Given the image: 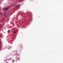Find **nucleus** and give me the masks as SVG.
Returning a JSON list of instances; mask_svg holds the SVG:
<instances>
[{"label":"nucleus","mask_w":63,"mask_h":63,"mask_svg":"<svg viewBox=\"0 0 63 63\" xmlns=\"http://www.w3.org/2000/svg\"><path fill=\"white\" fill-rule=\"evenodd\" d=\"M4 47V49H6V46H5V47Z\"/></svg>","instance_id":"1a4fd4ad"},{"label":"nucleus","mask_w":63,"mask_h":63,"mask_svg":"<svg viewBox=\"0 0 63 63\" xmlns=\"http://www.w3.org/2000/svg\"><path fill=\"white\" fill-rule=\"evenodd\" d=\"M20 4H18L15 7V8H13V10H15L16 8H19V7H20Z\"/></svg>","instance_id":"f03ea898"},{"label":"nucleus","mask_w":63,"mask_h":63,"mask_svg":"<svg viewBox=\"0 0 63 63\" xmlns=\"http://www.w3.org/2000/svg\"><path fill=\"white\" fill-rule=\"evenodd\" d=\"M18 56H19V55H18V54H17Z\"/></svg>","instance_id":"ddd939ff"},{"label":"nucleus","mask_w":63,"mask_h":63,"mask_svg":"<svg viewBox=\"0 0 63 63\" xmlns=\"http://www.w3.org/2000/svg\"><path fill=\"white\" fill-rule=\"evenodd\" d=\"M16 59L17 60H20V58H19L18 57H16Z\"/></svg>","instance_id":"423d86ee"},{"label":"nucleus","mask_w":63,"mask_h":63,"mask_svg":"<svg viewBox=\"0 0 63 63\" xmlns=\"http://www.w3.org/2000/svg\"><path fill=\"white\" fill-rule=\"evenodd\" d=\"M10 31V30H9L8 31V32H9V31Z\"/></svg>","instance_id":"9d476101"},{"label":"nucleus","mask_w":63,"mask_h":63,"mask_svg":"<svg viewBox=\"0 0 63 63\" xmlns=\"http://www.w3.org/2000/svg\"><path fill=\"white\" fill-rule=\"evenodd\" d=\"M27 15L28 16H30L31 20V19L32 18V14H29V13Z\"/></svg>","instance_id":"7ed1b4c3"},{"label":"nucleus","mask_w":63,"mask_h":63,"mask_svg":"<svg viewBox=\"0 0 63 63\" xmlns=\"http://www.w3.org/2000/svg\"><path fill=\"white\" fill-rule=\"evenodd\" d=\"M10 48H12V46L10 47V46H8V49H10Z\"/></svg>","instance_id":"39448f33"},{"label":"nucleus","mask_w":63,"mask_h":63,"mask_svg":"<svg viewBox=\"0 0 63 63\" xmlns=\"http://www.w3.org/2000/svg\"><path fill=\"white\" fill-rule=\"evenodd\" d=\"M22 4H23V3H22Z\"/></svg>","instance_id":"4468645a"},{"label":"nucleus","mask_w":63,"mask_h":63,"mask_svg":"<svg viewBox=\"0 0 63 63\" xmlns=\"http://www.w3.org/2000/svg\"><path fill=\"white\" fill-rule=\"evenodd\" d=\"M16 31H14V33H16Z\"/></svg>","instance_id":"9b49d317"},{"label":"nucleus","mask_w":63,"mask_h":63,"mask_svg":"<svg viewBox=\"0 0 63 63\" xmlns=\"http://www.w3.org/2000/svg\"><path fill=\"white\" fill-rule=\"evenodd\" d=\"M0 26H1V25H0Z\"/></svg>","instance_id":"2eb2a0df"},{"label":"nucleus","mask_w":63,"mask_h":63,"mask_svg":"<svg viewBox=\"0 0 63 63\" xmlns=\"http://www.w3.org/2000/svg\"><path fill=\"white\" fill-rule=\"evenodd\" d=\"M9 9V8H6L5 9V11H6V10H7V9Z\"/></svg>","instance_id":"0eeeda50"},{"label":"nucleus","mask_w":63,"mask_h":63,"mask_svg":"<svg viewBox=\"0 0 63 63\" xmlns=\"http://www.w3.org/2000/svg\"><path fill=\"white\" fill-rule=\"evenodd\" d=\"M3 46L2 45V42L0 40V50L3 48Z\"/></svg>","instance_id":"f257e3e1"},{"label":"nucleus","mask_w":63,"mask_h":63,"mask_svg":"<svg viewBox=\"0 0 63 63\" xmlns=\"http://www.w3.org/2000/svg\"><path fill=\"white\" fill-rule=\"evenodd\" d=\"M15 52V55H17V53H16V52Z\"/></svg>","instance_id":"6e6552de"},{"label":"nucleus","mask_w":63,"mask_h":63,"mask_svg":"<svg viewBox=\"0 0 63 63\" xmlns=\"http://www.w3.org/2000/svg\"><path fill=\"white\" fill-rule=\"evenodd\" d=\"M8 61H9V60H11L13 62V63L14 62V60L12 59V58H10V59H8Z\"/></svg>","instance_id":"20e7f679"},{"label":"nucleus","mask_w":63,"mask_h":63,"mask_svg":"<svg viewBox=\"0 0 63 63\" xmlns=\"http://www.w3.org/2000/svg\"><path fill=\"white\" fill-rule=\"evenodd\" d=\"M0 14H1H1H2V13H0Z\"/></svg>","instance_id":"f8f14e48"}]
</instances>
